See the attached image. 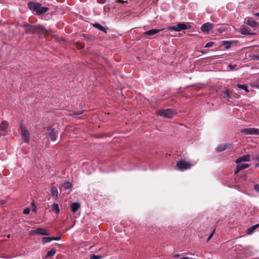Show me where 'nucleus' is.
Segmentation results:
<instances>
[{
    "label": "nucleus",
    "mask_w": 259,
    "mask_h": 259,
    "mask_svg": "<svg viewBox=\"0 0 259 259\" xmlns=\"http://www.w3.org/2000/svg\"><path fill=\"white\" fill-rule=\"evenodd\" d=\"M28 6L29 8L33 12H35L37 15L45 14L49 10L48 8L42 7L41 5L38 3L29 2L28 4Z\"/></svg>",
    "instance_id": "nucleus-1"
},
{
    "label": "nucleus",
    "mask_w": 259,
    "mask_h": 259,
    "mask_svg": "<svg viewBox=\"0 0 259 259\" xmlns=\"http://www.w3.org/2000/svg\"><path fill=\"white\" fill-rule=\"evenodd\" d=\"M191 28V26L189 24H186L183 23H179L176 26H170L167 29L170 30H174L176 31H180L184 30L189 29Z\"/></svg>",
    "instance_id": "nucleus-2"
},
{
    "label": "nucleus",
    "mask_w": 259,
    "mask_h": 259,
    "mask_svg": "<svg viewBox=\"0 0 259 259\" xmlns=\"http://www.w3.org/2000/svg\"><path fill=\"white\" fill-rule=\"evenodd\" d=\"M156 114L165 118H171L175 114L171 109H159L157 111Z\"/></svg>",
    "instance_id": "nucleus-3"
},
{
    "label": "nucleus",
    "mask_w": 259,
    "mask_h": 259,
    "mask_svg": "<svg viewBox=\"0 0 259 259\" xmlns=\"http://www.w3.org/2000/svg\"><path fill=\"white\" fill-rule=\"evenodd\" d=\"M192 166L191 163L185 160H181L177 161V167L181 171H184L186 169H190Z\"/></svg>",
    "instance_id": "nucleus-4"
},
{
    "label": "nucleus",
    "mask_w": 259,
    "mask_h": 259,
    "mask_svg": "<svg viewBox=\"0 0 259 259\" xmlns=\"http://www.w3.org/2000/svg\"><path fill=\"white\" fill-rule=\"evenodd\" d=\"M20 128L23 141L25 143H28L30 139V135L28 131L26 128L25 126L23 124H20Z\"/></svg>",
    "instance_id": "nucleus-5"
},
{
    "label": "nucleus",
    "mask_w": 259,
    "mask_h": 259,
    "mask_svg": "<svg viewBox=\"0 0 259 259\" xmlns=\"http://www.w3.org/2000/svg\"><path fill=\"white\" fill-rule=\"evenodd\" d=\"M240 132L246 135H259V130L255 128H243L240 130Z\"/></svg>",
    "instance_id": "nucleus-6"
},
{
    "label": "nucleus",
    "mask_w": 259,
    "mask_h": 259,
    "mask_svg": "<svg viewBox=\"0 0 259 259\" xmlns=\"http://www.w3.org/2000/svg\"><path fill=\"white\" fill-rule=\"evenodd\" d=\"M46 134L51 139L52 141H55L57 139L58 133L57 130L49 128L47 130V132H46Z\"/></svg>",
    "instance_id": "nucleus-7"
},
{
    "label": "nucleus",
    "mask_w": 259,
    "mask_h": 259,
    "mask_svg": "<svg viewBox=\"0 0 259 259\" xmlns=\"http://www.w3.org/2000/svg\"><path fill=\"white\" fill-rule=\"evenodd\" d=\"M30 233L32 235L39 234L45 236L49 235L50 234L47 230L41 228H38L35 230L31 231Z\"/></svg>",
    "instance_id": "nucleus-8"
},
{
    "label": "nucleus",
    "mask_w": 259,
    "mask_h": 259,
    "mask_svg": "<svg viewBox=\"0 0 259 259\" xmlns=\"http://www.w3.org/2000/svg\"><path fill=\"white\" fill-rule=\"evenodd\" d=\"M213 27V25L212 23H205L201 26V30L203 32L208 33Z\"/></svg>",
    "instance_id": "nucleus-9"
},
{
    "label": "nucleus",
    "mask_w": 259,
    "mask_h": 259,
    "mask_svg": "<svg viewBox=\"0 0 259 259\" xmlns=\"http://www.w3.org/2000/svg\"><path fill=\"white\" fill-rule=\"evenodd\" d=\"M231 147L232 145L228 143L220 145L216 148V151L218 152H221L225 151L227 148Z\"/></svg>",
    "instance_id": "nucleus-10"
},
{
    "label": "nucleus",
    "mask_w": 259,
    "mask_h": 259,
    "mask_svg": "<svg viewBox=\"0 0 259 259\" xmlns=\"http://www.w3.org/2000/svg\"><path fill=\"white\" fill-rule=\"evenodd\" d=\"M33 28L35 29V32H38L39 33L44 34L47 32V30L42 26L39 25H33Z\"/></svg>",
    "instance_id": "nucleus-11"
},
{
    "label": "nucleus",
    "mask_w": 259,
    "mask_h": 259,
    "mask_svg": "<svg viewBox=\"0 0 259 259\" xmlns=\"http://www.w3.org/2000/svg\"><path fill=\"white\" fill-rule=\"evenodd\" d=\"M250 156L249 154H246L239 157L236 160L237 163H240L242 161H249L250 160Z\"/></svg>",
    "instance_id": "nucleus-12"
},
{
    "label": "nucleus",
    "mask_w": 259,
    "mask_h": 259,
    "mask_svg": "<svg viewBox=\"0 0 259 259\" xmlns=\"http://www.w3.org/2000/svg\"><path fill=\"white\" fill-rule=\"evenodd\" d=\"M249 166V164L247 163H241L239 164L236 166V169L235 173L236 174L240 170L246 168Z\"/></svg>",
    "instance_id": "nucleus-13"
},
{
    "label": "nucleus",
    "mask_w": 259,
    "mask_h": 259,
    "mask_svg": "<svg viewBox=\"0 0 259 259\" xmlns=\"http://www.w3.org/2000/svg\"><path fill=\"white\" fill-rule=\"evenodd\" d=\"M161 30H163V29H151V30H149L148 31L145 32L144 33H145V34L148 35H154V34L159 32Z\"/></svg>",
    "instance_id": "nucleus-14"
},
{
    "label": "nucleus",
    "mask_w": 259,
    "mask_h": 259,
    "mask_svg": "<svg viewBox=\"0 0 259 259\" xmlns=\"http://www.w3.org/2000/svg\"><path fill=\"white\" fill-rule=\"evenodd\" d=\"M246 23L252 27H255L257 26L256 22L252 18H248L246 20Z\"/></svg>",
    "instance_id": "nucleus-15"
},
{
    "label": "nucleus",
    "mask_w": 259,
    "mask_h": 259,
    "mask_svg": "<svg viewBox=\"0 0 259 259\" xmlns=\"http://www.w3.org/2000/svg\"><path fill=\"white\" fill-rule=\"evenodd\" d=\"M80 204L78 202H73L71 205V211L73 212H75L80 207Z\"/></svg>",
    "instance_id": "nucleus-16"
},
{
    "label": "nucleus",
    "mask_w": 259,
    "mask_h": 259,
    "mask_svg": "<svg viewBox=\"0 0 259 259\" xmlns=\"http://www.w3.org/2000/svg\"><path fill=\"white\" fill-rule=\"evenodd\" d=\"M250 29L248 27L244 26L241 29V33L245 35L250 34Z\"/></svg>",
    "instance_id": "nucleus-17"
},
{
    "label": "nucleus",
    "mask_w": 259,
    "mask_h": 259,
    "mask_svg": "<svg viewBox=\"0 0 259 259\" xmlns=\"http://www.w3.org/2000/svg\"><path fill=\"white\" fill-rule=\"evenodd\" d=\"M93 25L94 27H95V28L100 30L101 31H103V32H104L105 33L107 32V30H106V28H104L101 24H100L99 23H95V24H93Z\"/></svg>",
    "instance_id": "nucleus-18"
},
{
    "label": "nucleus",
    "mask_w": 259,
    "mask_h": 259,
    "mask_svg": "<svg viewBox=\"0 0 259 259\" xmlns=\"http://www.w3.org/2000/svg\"><path fill=\"white\" fill-rule=\"evenodd\" d=\"M56 252V250L55 248H52L51 250L47 252V254L46 255L45 257L48 258V257H53V256H54Z\"/></svg>",
    "instance_id": "nucleus-19"
},
{
    "label": "nucleus",
    "mask_w": 259,
    "mask_h": 259,
    "mask_svg": "<svg viewBox=\"0 0 259 259\" xmlns=\"http://www.w3.org/2000/svg\"><path fill=\"white\" fill-rule=\"evenodd\" d=\"M224 98L227 99L228 101L231 102L232 100L228 90L226 89L224 92Z\"/></svg>",
    "instance_id": "nucleus-20"
},
{
    "label": "nucleus",
    "mask_w": 259,
    "mask_h": 259,
    "mask_svg": "<svg viewBox=\"0 0 259 259\" xmlns=\"http://www.w3.org/2000/svg\"><path fill=\"white\" fill-rule=\"evenodd\" d=\"M8 123L6 121H3L0 124V131L5 130L8 127Z\"/></svg>",
    "instance_id": "nucleus-21"
},
{
    "label": "nucleus",
    "mask_w": 259,
    "mask_h": 259,
    "mask_svg": "<svg viewBox=\"0 0 259 259\" xmlns=\"http://www.w3.org/2000/svg\"><path fill=\"white\" fill-rule=\"evenodd\" d=\"M53 210L56 213H58L59 212L60 209L59 207V205L57 203H54L52 206Z\"/></svg>",
    "instance_id": "nucleus-22"
},
{
    "label": "nucleus",
    "mask_w": 259,
    "mask_h": 259,
    "mask_svg": "<svg viewBox=\"0 0 259 259\" xmlns=\"http://www.w3.org/2000/svg\"><path fill=\"white\" fill-rule=\"evenodd\" d=\"M258 227H259V224L252 226L251 227L249 228L248 229L247 233L248 234H250V233H252L254 231V230H255Z\"/></svg>",
    "instance_id": "nucleus-23"
},
{
    "label": "nucleus",
    "mask_w": 259,
    "mask_h": 259,
    "mask_svg": "<svg viewBox=\"0 0 259 259\" xmlns=\"http://www.w3.org/2000/svg\"><path fill=\"white\" fill-rule=\"evenodd\" d=\"M25 31L27 33H33L35 32V29L33 28V25H30L29 27L26 28Z\"/></svg>",
    "instance_id": "nucleus-24"
},
{
    "label": "nucleus",
    "mask_w": 259,
    "mask_h": 259,
    "mask_svg": "<svg viewBox=\"0 0 259 259\" xmlns=\"http://www.w3.org/2000/svg\"><path fill=\"white\" fill-rule=\"evenodd\" d=\"M52 241V237H45L42 238V242L43 244L50 242Z\"/></svg>",
    "instance_id": "nucleus-25"
},
{
    "label": "nucleus",
    "mask_w": 259,
    "mask_h": 259,
    "mask_svg": "<svg viewBox=\"0 0 259 259\" xmlns=\"http://www.w3.org/2000/svg\"><path fill=\"white\" fill-rule=\"evenodd\" d=\"M237 88L245 90L246 92H248L249 91L247 89V85L246 84H238Z\"/></svg>",
    "instance_id": "nucleus-26"
},
{
    "label": "nucleus",
    "mask_w": 259,
    "mask_h": 259,
    "mask_svg": "<svg viewBox=\"0 0 259 259\" xmlns=\"http://www.w3.org/2000/svg\"><path fill=\"white\" fill-rule=\"evenodd\" d=\"M51 193L53 196H58V190L55 187H52L51 188Z\"/></svg>",
    "instance_id": "nucleus-27"
},
{
    "label": "nucleus",
    "mask_w": 259,
    "mask_h": 259,
    "mask_svg": "<svg viewBox=\"0 0 259 259\" xmlns=\"http://www.w3.org/2000/svg\"><path fill=\"white\" fill-rule=\"evenodd\" d=\"M62 187L65 189V190H67L72 187V184L71 183L67 182L63 184Z\"/></svg>",
    "instance_id": "nucleus-28"
},
{
    "label": "nucleus",
    "mask_w": 259,
    "mask_h": 259,
    "mask_svg": "<svg viewBox=\"0 0 259 259\" xmlns=\"http://www.w3.org/2000/svg\"><path fill=\"white\" fill-rule=\"evenodd\" d=\"M232 44V42L230 41H224L223 42V45L227 49H228L231 47Z\"/></svg>",
    "instance_id": "nucleus-29"
},
{
    "label": "nucleus",
    "mask_w": 259,
    "mask_h": 259,
    "mask_svg": "<svg viewBox=\"0 0 259 259\" xmlns=\"http://www.w3.org/2000/svg\"><path fill=\"white\" fill-rule=\"evenodd\" d=\"M251 59L253 60H259V55H253L251 56Z\"/></svg>",
    "instance_id": "nucleus-30"
},
{
    "label": "nucleus",
    "mask_w": 259,
    "mask_h": 259,
    "mask_svg": "<svg viewBox=\"0 0 259 259\" xmlns=\"http://www.w3.org/2000/svg\"><path fill=\"white\" fill-rule=\"evenodd\" d=\"M101 258V256H97L95 254H92L91 256L90 259H100Z\"/></svg>",
    "instance_id": "nucleus-31"
},
{
    "label": "nucleus",
    "mask_w": 259,
    "mask_h": 259,
    "mask_svg": "<svg viewBox=\"0 0 259 259\" xmlns=\"http://www.w3.org/2000/svg\"><path fill=\"white\" fill-rule=\"evenodd\" d=\"M214 44L213 42H208L205 45V48L211 47Z\"/></svg>",
    "instance_id": "nucleus-32"
},
{
    "label": "nucleus",
    "mask_w": 259,
    "mask_h": 259,
    "mask_svg": "<svg viewBox=\"0 0 259 259\" xmlns=\"http://www.w3.org/2000/svg\"><path fill=\"white\" fill-rule=\"evenodd\" d=\"M30 209L29 208H26L23 210V213L25 214H27L30 212Z\"/></svg>",
    "instance_id": "nucleus-33"
},
{
    "label": "nucleus",
    "mask_w": 259,
    "mask_h": 259,
    "mask_svg": "<svg viewBox=\"0 0 259 259\" xmlns=\"http://www.w3.org/2000/svg\"><path fill=\"white\" fill-rule=\"evenodd\" d=\"M254 190L257 191V192H259V185L256 184L254 186Z\"/></svg>",
    "instance_id": "nucleus-34"
},
{
    "label": "nucleus",
    "mask_w": 259,
    "mask_h": 259,
    "mask_svg": "<svg viewBox=\"0 0 259 259\" xmlns=\"http://www.w3.org/2000/svg\"><path fill=\"white\" fill-rule=\"evenodd\" d=\"M83 112H84V110H81L80 111H77V112H75L74 114L76 115H78L82 114Z\"/></svg>",
    "instance_id": "nucleus-35"
},
{
    "label": "nucleus",
    "mask_w": 259,
    "mask_h": 259,
    "mask_svg": "<svg viewBox=\"0 0 259 259\" xmlns=\"http://www.w3.org/2000/svg\"><path fill=\"white\" fill-rule=\"evenodd\" d=\"M236 65H231V64H229L228 65V67L230 69H234L236 67Z\"/></svg>",
    "instance_id": "nucleus-36"
},
{
    "label": "nucleus",
    "mask_w": 259,
    "mask_h": 259,
    "mask_svg": "<svg viewBox=\"0 0 259 259\" xmlns=\"http://www.w3.org/2000/svg\"><path fill=\"white\" fill-rule=\"evenodd\" d=\"M61 239V237H52V241H59Z\"/></svg>",
    "instance_id": "nucleus-37"
},
{
    "label": "nucleus",
    "mask_w": 259,
    "mask_h": 259,
    "mask_svg": "<svg viewBox=\"0 0 259 259\" xmlns=\"http://www.w3.org/2000/svg\"><path fill=\"white\" fill-rule=\"evenodd\" d=\"M214 231H213V232H212V233L209 235V236H208V239H207V240H208H208H209L212 238V236H213V233H214Z\"/></svg>",
    "instance_id": "nucleus-38"
},
{
    "label": "nucleus",
    "mask_w": 259,
    "mask_h": 259,
    "mask_svg": "<svg viewBox=\"0 0 259 259\" xmlns=\"http://www.w3.org/2000/svg\"><path fill=\"white\" fill-rule=\"evenodd\" d=\"M31 205L33 207V208H32V210L33 211H35V206L34 203H31Z\"/></svg>",
    "instance_id": "nucleus-39"
},
{
    "label": "nucleus",
    "mask_w": 259,
    "mask_h": 259,
    "mask_svg": "<svg viewBox=\"0 0 259 259\" xmlns=\"http://www.w3.org/2000/svg\"><path fill=\"white\" fill-rule=\"evenodd\" d=\"M117 2L120 3H123L124 2L122 0H118Z\"/></svg>",
    "instance_id": "nucleus-40"
},
{
    "label": "nucleus",
    "mask_w": 259,
    "mask_h": 259,
    "mask_svg": "<svg viewBox=\"0 0 259 259\" xmlns=\"http://www.w3.org/2000/svg\"><path fill=\"white\" fill-rule=\"evenodd\" d=\"M180 259H189V258L188 257H184L181 258Z\"/></svg>",
    "instance_id": "nucleus-41"
},
{
    "label": "nucleus",
    "mask_w": 259,
    "mask_h": 259,
    "mask_svg": "<svg viewBox=\"0 0 259 259\" xmlns=\"http://www.w3.org/2000/svg\"><path fill=\"white\" fill-rule=\"evenodd\" d=\"M29 26V24H26V25H25V27H27V26Z\"/></svg>",
    "instance_id": "nucleus-42"
},
{
    "label": "nucleus",
    "mask_w": 259,
    "mask_h": 259,
    "mask_svg": "<svg viewBox=\"0 0 259 259\" xmlns=\"http://www.w3.org/2000/svg\"><path fill=\"white\" fill-rule=\"evenodd\" d=\"M201 53H203V54H205V53H206V52H205V51H202V52H201Z\"/></svg>",
    "instance_id": "nucleus-43"
},
{
    "label": "nucleus",
    "mask_w": 259,
    "mask_h": 259,
    "mask_svg": "<svg viewBox=\"0 0 259 259\" xmlns=\"http://www.w3.org/2000/svg\"><path fill=\"white\" fill-rule=\"evenodd\" d=\"M256 160L259 162V157L256 158Z\"/></svg>",
    "instance_id": "nucleus-44"
},
{
    "label": "nucleus",
    "mask_w": 259,
    "mask_h": 259,
    "mask_svg": "<svg viewBox=\"0 0 259 259\" xmlns=\"http://www.w3.org/2000/svg\"><path fill=\"white\" fill-rule=\"evenodd\" d=\"M4 202H4V201H3L2 202V204H4Z\"/></svg>",
    "instance_id": "nucleus-45"
}]
</instances>
